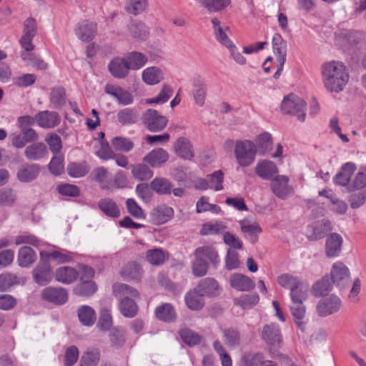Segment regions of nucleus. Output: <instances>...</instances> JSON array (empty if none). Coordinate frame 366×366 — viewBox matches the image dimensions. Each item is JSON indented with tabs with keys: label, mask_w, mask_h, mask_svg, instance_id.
Masks as SVG:
<instances>
[{
	"label": "nucleus",
	"mask_w": 366,
	"mask_h": 366,
	"mask_svg": "<svg viewBox=\"0 0 366 366\" xmlns=\"http://www.w3.org/2000/svg\"><path fill=\"white\" fill-rule=\"evenodd\" d=\"M114 295L119 300V310L125 317L132 318L138 312L139 307L136 302L140 299L139 291L124 283H116L112 287Z\"/></svg>",
	"instance_id": "obj_1"
},
{
	"label": "nucleus",
	"mask_w": 366,
	"mask_h": 366,
	"mask_svg": "<svg viewBox=\"0 0 366 366\" xmlns=\"http://www.w3.org/2000/svg\"><path fill=\"white\" fill-rule=\"evenodd\" d=\"M224 343L229 348L234 349L241 345V335L237 328H221Z\"/></svg>",
	"instance_id": "obj_30"
},
{
	"label": "nucleus",
	"mask_w": 366,
	"mask_h": 366,
	"mask_svg": "<svg viewBox=\"0 0 366 366\" xmlns=\"http://www.w3.org/2000/svg\"><path fill=\"white\" fill-rule=\"evenodd\" d=\"M92 174L96 182H99L104 189H112V182L108 179V172L106 168L99 167L94 169Z\"/></svg>",
	"instance_id": "obj_53"
},
{
	"label": "nucleus",
	"mask_w": 366,
	"mask_h": 366,
	"mask_svg": "<svg viewBox=\"0 0 366 366\" xmlns=\"http://www.w3.org/2000/svg\"><path fill=\"white\" fill-rule=\"evenodd\" d=\"M341 306L340 297L332 295L322 298L317 305L316 310L320 317H325L337 312Z\"/></svg>",
	"instance_id": "obj_8"
},
{
	"label": "nucleus",
	"mask_w": 366,
	"mask_h": 366,
	"mask_svg": "<svg viewBox=\"0 0 366 366\" xmlns=\"http://www.w3.org/2000/svg\"><path fill=\"white\" fill-rule=\"evenodd\" d=\"M139 119V114L134 108H124L117 113V122L121 126H130L136 124Z\"/></svg>",
	"instance_id": "obj_24"
},
{
	"label": "nucleus",
	"mask_w": 366,
	"mask_h": 366,
	"mask_svg": "<svg viewBox=\"0 0 366 366\" xmlns=\"http://www.w3.org/2000/svg\"><path fill=\"white\" fill-rule=\"evenodd\" d=\"M130 35L136 39L144 40L147 36V29L142 22H133L129 26Z\"/></svg>",
	"instance_id": "obj_64"
},
{
	"label": "nucleus",
	"mask_w": 366,
	"mask_h": 366,
	"mask_svg": "<svg viewBox=\"0 0 366 366\" xmlns=\"http://www.w3.org/2000/svg\"><path fill=\"white\" fill-rule=\"evenodd\" d=\"M66 170L70 177L79 178L89 172V167L86 162H71L67 165Z\"/></svg>",
	"instance_id": "obj_47"
},
{
	"label": "nucleus",
	"mask_w": 366,
	"mask_h": 366,
	"mask_svg": "<svg viewBox=\"0 0 366 366\" xmlns=\"http://www.w3.org/2000/svg\"><path fill=\"white\" fill-rule=\"evenodd\" d=\"M195 288L203 296H215L220 292L217 281L211 277L202 279Z\"/></svg>",
	"instance_id": "obj_29"
},
{
	"label": "nucleus",
	"mask_w": 366,
	"mask_h": 366,
	"mask_svg": "<svg viewBox=\"0 0 366 366\" xmlns=\"http://www.w3.org/2000/svg\"><path fill=\"white\" fill-rule=\"evenodd\" d=\"M201 6L209 12H219L226 9L230 0H199Z\"/></svg>",
	"instance_id": "obj_50"
},
{
	"label": "nucleus",
	"mask_w": 366,
	"mask_h": 366,
	"mask_svg": "<svg viewBox=\"0 0 366 366\" xmlns=\"http://www.w3.org/2000/svg\"><path fill=\"white\" fill-rule=\"evenodd\" d=\"M262 338L274 349L280 347L282 343V335L280 328L274 323L264 326L262 332Z\"/></svg>",
	"instance_id": "obj_10"
},
{
	"label": "nucleus",
	"mask_w": 366,
	"mask_h": 366,
	"mask_svg": "<svg viewBox=\"0 0 366 366\" xmlns=\"http://www.w3.org/2000/svg\"><path fill=\"white\" fill-rule=\"evenodd\" d=\"M34 281L39 285H45L51 280V267L49 262L41 261L33 271Z\"/></svg>",
	"instance_id": "obj_20"
},
{
	"label": "nucleus",
	"mask_w": 366,
	"mask_h": 366,
	"mask_svg": "<svg viewBox=\"0 0 366 366\" xmlns=\"http://www.w3.org/2000/svg\"><path fill=\"white\" fill-rule=\"evenodd\" d=\"M244 366H262L266 362L261 352H247L242 357Z\"/></svg>",
	"instance_id": "obj_56"
},
{
	"label": "nucleus",
	"mask_w": 366,
	"mask_h": 366,
	"mask_svg": "<svg viewBox=\"0 0 366 366\" xmlns=\"http://www.w3.org/2000/svg\"><path fill=\"white\" fill-rule=\"evenodd\" d=\"M289 177L285 175H277L271 180V189L277 197L284 199L293 192L292 187L289 185Z\"/></svg>",
	"instance_id": "obj_9"
},
{
	"label": "nucleus",
	"mask_w": 366,
	"mask_h": 366,
	"mask_svg": "<svg viewBox=\"0 0 366 366\" xmlns=\"http://www.w3.org/2000/svg\"><path fill=\"white\" fill-rule=\"evenodd\" d=\"M194 256H198L216 268L219 262V257L215 247L211 245H204L197 247L194 252Z\"/></svg>",
	"instance_id": "obj_21"
},
{
	"label": "nucleus",
	"mask_w": 366,
	"mask_h": 366,
	"mask_svg": "<svg viewBox=\"0 0 366 366\" xmlns=\"http://www.w3.org/2000/svg\"><path fill=\"white\" fill-rule=\"evenodd\" d=\"M174 149L177 156L184 159H192L194 154L191 142L184 137L177 139Z\"/></svg>",
	"instance_id": "obj_32"
},
{
	"label": "nucleus",
	"mask_w": 366,
	"mask_h": 366,
	"mask_svg": "<svg viewBox=\"0 0 366 366\" xmlns=\"http://www.w3.org/2000/svg\"><path fill=\"white\" fill-rule=\"evenodd\" d=\"M50 102L55 109L61 108L66 103V91L61 86L54 87L50 93Z\"/></svg>",
	"instance_id": "obj_51"
},
{
	"label": "nucleus",
	"mask_w": 366,
	"mask_h": 366,
	"mask_svg": "<svg viewBox=\"0 0 366 366\" xmlns=\"http://www.w3.org/2000/svg\"><path fill=\"white\" fill-rule=\"evenodd\" d=\"M229 283L232 288L242 292L249 291L255 286L252 280L239 273L232 274L229 278Z\"/></svg>",
	"instance_id": "obj_22"
},
{
	"label": "nucleus",
	"mask_w": 366,
	"mask_h": 366,
	"mask_svg": "<svg viewBox=\"0 0 366 366\" xmlns=\"http://www.w3.org/2000/svg\"><path fill=\"white\" fill-rule=\"evenodd\" d=\"M281 110L284 114L295 116L301 122L305 120L306 102L294 94H290L284 97L281 104Z\"/></svg>",
	"instance_id": "obj_4"
},
{
	"label": "nucleus",
	"mask_w": 366,
	"mask_h": 366,
	"mask_svg": "<svg viewBox=\"0 0 366 366\" xmlns=\"http://www.w3.org/2000/svg\"><path fill=\"white\" fill-rule=\"evenodd\" d=\"M100 360L99 348H88L81 355L79 366H97Z\"/></svg>",
	"instance_id": "obj_43"
},
{
	"label": "nucleus",
	"mask_w": 366,
	"mask_h": 366,
	"mask_svg": "<svg viewBox=\"0 0 366 366\" xmlns=\"http://www.w3.org/2000/svg\"><path fill=\"white\" fill-rule=\"evenodd\" d=\"M149 186L152 190L160 195L171 194L173 187L171 182L164 177L154 178Z\"/></svg>",
	"instance_id": "obj_42"
},
{
	"label": "nucleus",
	"mask_w": 366,
	"mask_h": 366,
	"mask_svg": "<svg viewBox=\"0 0 366 366\" xmlns=\"http://www.w3.org/2000/svg\"><path fill=\"white\" fill-rule=\"evenodd\" d=\"M37 124L44 129L54 128L60 124V116L56 112L41 111L36 114Z\"/></svg>",
	"instance_id": "obj_15"
},
{
	"label": "nucleus",
	"mask_w": 366,
	"mask_h": 366,
	"mask_svg": "<svg viewBox=\"0 0 366 366\" xmlns=\"http://www.w3.org/2000/svg\"><path fill=\"white\" fill-rule=\"evenodd\" d=\"M20 283V279L13 273L6 272L0 274V292L7 291Z\"/></svg>",
	"instance_id": "obj_58"
},
{
	"label": "nucleus",
	"mask_w": 366,
	"mask_h": 366,
	"mask_svg": "<svg viewBox=\"0 0 366 366\" xmlns=\"http://www.w3.org/2000/svg\"><path fill=\"white\" fill-rule=\"evenodd\" d=\"M121 275L127 280H139L142 276V268L136 262H128L122 270Z\"/></svg>",
	"instance_id": "obj_44"
},
{
	"label": "nucleus",
	"mask_w": 366,
	"mask_h": 366,
	"mask_svg": "<svg viewBox=\"0 0 366 366\" xmlns=\"http://www.w3.org/2000/svg\"><path fill=\"white\" fill-rule=\"evenodd\" d=\"M332 229L331 222L327 219H322L315 222L307 228L309 239L312 240L320 239Z\"/></svg>",
	"instance_id": "obj_14"
},
{
	"label": "nucleus",
	"mask_w": 366,
	"mask_h": 366,
	"mask_svg": "<svg viewBox=\"0 0 366 366\" xmlns=\"http://www.w3.org/2000/svg\"><path fill=\"white\" fill-rule=\"evenodd\" d=\"M97 290V286L94 282L84 280L76 286L74 292L79 296L89 297L94 295Z\"/></svg>",
	"instance_id": "obj_52"
},
{
	"label": "nucleus",
	"mask_w": 366,
	"mask_h": 366,
	"mask_svg": "<svg viewBox=\"0 0 366 366\" xmlns=\"http://www.w3.org/2000/svg\"><path fill=\"white\" fill-rule=\"evenodd\" d=\"M24 154L29 160L38 161L48 154V149L44 142L36 141L25 148Z\"/></svg>",
	"instance_id": "obj_16"
},
{
	"label": "nucleus",
	"mask_w": 366,
	"mask_h": 366,
	"mask_svg": "<svg viewBox=\"0 0 366 366\" xmlns=\"http://www.w3.org/2000/svg\"><path fill=\"white\" fill-rule=\"evenodd\" d=\"M108 70L117 79H124L129 73V66L125 57H115L108 64Z\"/></svg>",
	"instance_id": "obj_13"
},
{
	"label": "nucleus",
	"mask_w": 366,
	"mask_h": 366,
	"mask_svg": "<svg viewBox=\"0 0 366 366\" xmlns=\"http://www.w3.org/2000/svg\"><path fill=\"white\" fill-rule=\"evenodd\" d=\"M111 144L116 151L125 153L130 152L134 145L132 141L124 137H114Z\"/></svg>",
	"instance_id": "obj_59"
},
{
	"label": "nucleus",
	"mask_w": 366,
	"mask_h": 366,
	"mask_svg": "<svg viewBox=\"0 0 366 366\" xmlns=\"http://www.w3.org/2000/svg\"><path fill=\"white\" fill-rule=\"evenodd\" d=\"M79 274L73 267H61L56 270L55 279L63 284H71L76 280Z\"/></svg>",
	"instance_id": "obj_33"
},
{
	"label": "nucleus",
	"mask_w": 366,
	"mask_h": 366,
	"mask_svg": "<svg viewBox=\"0 0 366 366\" xmlns=\"http://www.w3.org/2000/svg\"><path fill=\"white\" fill-rule=\"evenodd\" d=\"M307 292H304L297 296L292 295V297H291V313L297 327L302 332H304L306 328V323L304 321L306 314V308L303 305V302L307 299Z\"/></svg>",
	"instance_id": "obj_5"
},
{
	"label": "nucleus",
	"mask_w": 366,
	"mask_h": 366,
	"mask_svg": "<svg viewBox=\"0 0 366 366\" xmlns=\"http://www.w3.org/2000/svg\"><path fill=\"white\" fill-rule=\"evenodd\" d=\"M46 257L56 262L57 264L68 263L74 259V254L64 249L54 250L46 253Z\"/></svg>",
	"instance_id": "obj_46"
},
{
	"label": "nucleus",
	"mask_w": 366,
	"mask_h": 366,
	"mask_svg": "<svg viewBox=\"0 0 366 366\" xmlns=\"http://www.w3.org/2000/svg\"><path fill=\"white\" fill-rule=\"evenodd\" d=\"M322 79L325 88L330 92L343 90L349 80L345 66L340 61H331L322 66Z\"/></svg>",
	"instance_id": "obj_2"
},
{
	"label": "nucleus",
	"mask_w": 366,
	"mask_h": 366,
	"mask_svg": "<svg viewBox=\"0 0 366 366\" xmlns=\"http://www.w3.org/2000/svg\"><path fill=\"white\" fill-rule=\"evenodd\" d=\"M130 70H139L143 68L148 61L146 54L134 51L129 52L125 56Z\"/></svg>",
	"instance_id": "obj_35"
},
{
	"label": "nucleus",
	"mask_w": 366,
	"mask_h": 366,
	"mask_svg": "<svg viewBox=\"0 0 366 366\" xmlns=\"http://www.w3.org/2000/svg\"><path fill=\"white\" fill-rule=\"evenodd\" d=\"M36 122V116L34 117L30 115L21 116L17 118L16 124L21 132H30L34 135H39L37 132L31 128Z\"/></svg>",
	"instance_id": "obj_49"
},
{
	"label": "nucleus",
	"mask_w": 366,
	"mask_h": 366,
	"mask_svg": "<svg viewBox=\"0 0 366 366\" xmlns=\"http://www.w3.org/2000/svg\"><path fill=\"white\" fill-rule=\"evenodd\" d=\"M40 167L36 164H26L17 171L16 177L21 182H30L38 177Z\"/></svg>",
	"instance_id": "obj_27"
},
{
	"label": "nucleus",
	"mask_w": 366,
	"mask_h": 366,
	"mask_svg": "<svg viewBox=\"0 0 366 366\" xmlns=\"http://www.w3.org/2000/svg\"><path fill=\"white\" fill-rule=\"evenodd\" d=\"M39 138V135H34L30 132H21L20 133H11L9 136L11 145L16 149H22L28 143L37 141Z\"/></svg>",
	"instance_id": "obj_25"
},
{
	"label": "nucleus",
	"mask_w": 366,
	"mask_h": 366,
	"mask_svg": "<svg viewBox=\"0 0 366 366\" xmlns=\"http://www.w3.org/2000/svg\"><path fill=\"white\" fill-rule=\"evenodd\" d=\"M225 228V225L222 222H207L203 224L199 233L202 235L217 234L224 231Z\"/></svg>",
	"instance_id": "obj_62"
},
{
	"label": "nucleus",
	"mask_w": 366,
	"mask_h": 366,
	"mask_svg": "<svg viewBox=\"0 0 366 366\" xmlns=\"http://www.w3.org/2000/svg\"><path fill=\"white\" fill-rule=\"evenodd\" d=\"M257 154L255 144L249 140L237 141L234 147V156L240 167H246L253 164Z\"/></svg>",
	"instance_id": "obj_3"
},
{
	"label": "nucleus",
	"mask_w": 366,
	"mask_h": 366,
	"mask_svg": "<svg viewBox=\"0 0 366 366\" xmlns=\"http://www.w3.org/2000/svg\"><path fill=\"white\" fill-rule=\"evenodd\" d=\"M104 92L116 99L120 104L125 106L133 102L132 95L121 86L107 84L104 87Z\"/></svg>",
	"instance_id": "obj_18"
},
{
	"label": "nucleus",
	"mask_w": 366,
	"mask_h": 366,
	"mask_svg": "<svg viewBox=\"0 0 366 366\" xmlns=\"http://www.w3.org/2000/svg\"><path fill=\"white\" fill-rule=\"evenodd\" d=\"M143 81L147 85H155L164 79L163 71L157 66H150L144 69L142 73Z\"/></svg>",
	"instance_id": "obj_31"
},
{
	"label": "nucleus",
	"mask_w": 366,
	"mask_h": 366,
	"mask_svg": "<svg viewBox=\"0 0 366 366\" xmlns=\"http://www.w3.org/2000/svg\"><path fill=\"white\" fill-rule=\"evenodd\" d=\"M330 274L332 282L340 288H343L350 282L349 269L342 262H335Z\"/></svg>",
	"instance_id": "obj_11"
},
{
	"label": "nucleus",
	"mask_w": 366,
	"mask_h": 366,
	"mask_svg": "<svg viewBox=\"0 0 366 366\" xmlns=\"http://www.w3.org/2000/svg\"><path fill=\"white\" fill-rule=\"evenodd\" d=\"M113 325V320L110 311L108 309H102L100 312L97 327L104 332L109 331Z\"/></svg>",
	"instance_id": "obj_63"
},
{
	"label": "nucleus",
	"mask_w": 366,
	"mask_h": 366,
	"mask_svg": "<svg viewBox=\"0 0 366 366\" xmlns=\"http://www.w3.org/2000/svg\"><path fill=\"white\" fill-rule=\"evenodd\" d=\"M42 297L56 305H63L68 300L67 291L62 287H48L43 290Z\"/></svg>",
	"instance_id": "obj_12"
},
{
	"label": "nucleus",
	"mask_w": 366,
	"mask_h": 366,
	"mask_svg": "<svg viewBox=\"0 0 366 366\" xmlns=\"http://www.w3.org/2000/svg\"><path fill=\"white\" fill-rule=\"evenodd\" d=\"M194 100L198 106L202 107L204 104L207 95V85L204 81L199 80L198 83L194 84Z\"/></svg>",
	"instance_id": "obj_61"
},
{
	"label": "nucleus",
	"mask_w": 366,
	"mask_h": 366,
	"mask_svg": "<svg viewBox=\"0 0 366 366\" xmlns=\"http://www.w3.org/2000/svg\"><path fill=\"white\" fill-rule=\"evenodd\" d=\"M21 57L28 64L39 70H45L48 65L39 56L33 53L21 52Z\"/></svg>",
	"instance_id": "obj_55"
},
{
	"label": "nucleus",
	"mask_w": 366,
	"mask_h": 366,
	"mask_svg": "<svg viewBox=\"0 0 366 366\" xmlns=\"http://www.w3.org/2000/svg\"><path fill=\"white\" fill-rule=\"evenodd\" d=\"M155 315L159 320L172 322L177 318V314L174 307L169 303H164L157 307L155 310Z\"/></svg>",
	"instance_id": "obj_38"
},
{
	"label": "nucleus",
	"mask_w": 366,
	"mask_h": 366,
	"mask_svg": "<svg viewBox=\"0 0 366 366\" xmlns=\"http://www.w3.org/2000/svg\"><path fill=\"white\" fill-rule=\"evenodd\" d=\"M142 119L144 126L152 132L163 130L168 122L166 117L152 109L146 110L142 114Z\"/></svg>",
	"instance_id": "obj_6"
},
{
	"label": "nucleus",
	"mask_w": 366,
	"mask_h": 366,
	"mask_svg": "<svg viewBox=\"0 0 366 366\" xmlns=\"http://www.w3.org/2000/svg\"><path fill=\"white\" fill-rule=\"evenodd\" d=\"M182 340L188 346H194L200 343L202 337L190 329H182L179 332Z\"/></svg>",
	"instance_id": "obj_60"
},
{
	"label": "nucleus",
	"mask_w": 366,
	"mask_h": 366,
	"mask_svg": "<svg viewBox=\"0 0 366 366\" xmlns=\"http://www.w3.org/2000/svg\"><path fill=\"white\" fill-rule=\"evenodd\" d=\"M209 264L205 259L194 256V259L192 262V272L197 277H204L207 273Z\"/></svg>",
	"instance_id": "obj_57"
},
{
	"label": "nucleus",
	"mask_w": 366,
	"mask_h": 366,
	"mask_svg": "<svg viewBox=\"0 0 366 366\" xmlns=\"http://www.w3.org/2000/svg\"><path fill=\"white\" fill-rule=\"evenodd\" d=\"M131 172L133 177L139 181L149 180L153 176V171L144 164L133 165Z\"/></svg>",
	"instance_id": "obj_48"
},
{
	"label": "nucleus",
	"mask_w": 366,
	"mask_h": 366,
	"mask_svg": "<svg viewBox=\"0 0 366 366\" xmlns=\"http://www.w3.org/2000/svg\"><path fill=\"white\" fill-rule=\"evenodd\" d=\"M272 49L276 56V61H286L287 46V42L280 34H274L272 40Z\"/></svg>",
	"instance_id": "obj_34"
},
{
	"label": "nucleus",
	"mask_w": 366,
	"mask_h": 366,
	"mask_svg": "<svg viewBox=\"0 0 366 366\" xmlns=\"http://www.w3.org/2000/svg\"><path fill=\"white\" fill-rule=\"evenodd\" d=\"M78 317L83 325L91 327L97 320V315L90 306L82 305L78 309Z\"/></svg>",
	"instance_id": "obj_39"
},
{
	"label": "nucleus",
	"mask_w": 366,
	"mask_h": 366,
	"mask_svg": "<svg viewBox=\"0 0 366 366\" xmlns=\"http://www.w3.org/2000/svg\"><path fill=\"white\" fill-rule=\"evenodd\" d=\"M96 32L97 24L88 21L79 23L75 29L78 38L86 42L91 41L94 37Z\"/></svg>",
	"instance_id": "obj_26"
},
{
	"label": "nucleus",
	"mask_w": 366,
	"mask_h": 366,
	"mask_svg": "<svg viewBox=\"0 0 366 366\" xmlns=\"http://www.w3.org/2000/svg\"><path fill=\"white\" fill-rule=\"evenodd\" d=\"M152 216L157 224H164L174 216V210L171 207L161 205L153 209Z\"/></svg>",
	"instance_id": "obj_40"
},
{
	"label": "nucleus",
	"mask_w": 366,
	"mask_h": 366,
	"mask_svg": "<svg viewBox=\"0 0 366 366\" xmlns=\"http://www.w3.org/2000/svg\"><path fill=\"white\" fill-rule=\"evenodd\" d=\"M169 159L168 152L162 148H157L149 152L143 161L153 167H160Z\"/></svg>",
	"instance_id": "obj_28"
},
{
	"label": "nucleus",
	"mask_w": 366,
	"mask_h": 366,
	"mask_svg": "<svg viewBox=\"0 0 366 366\" xmlns=\"http://www.w3.org/2000/svg\"><path fill=\"white\" fill-rule=\"evenodd\" d=\"M184 300L188 308L192 310H200L204 305L203 295L196 288L186 294Z\"/></svg>",
	"instance_id": "obj_37"
},
{
	"label": "nucleus",
	"mask_w": 366,
	"mask_h": 366,
	"mask_svg": "<svg viewBox=\"0 0 366 366\" xmlns=\"http://www.w3.org/2000/svg\"><path fill=\"white\" fill-rule=\"evenodd\" d=\"M35 252L29 247H22L18 254V262L19 266L26 267L36 260Z\"/></svg>",
	"instance_id": "obj_45"
},
{
	"label": "nucleus",
	"mask_w": 366,
	"mask_h": 366,
	"mask_svg": "<svg viewBox=\"0 0 366 366\" xmlns=\"http://www.w3.org/2000/svg\"><path fill=\"white\" fill-rule=\"evenodd\" d=\"M98 207L100 210L107 216L117 218L120 216V210L114 201L109 198H104L99 200Z\"/></svg>",
	"instance_id": "obj_41"
},
{
	"label": "nucleus",
	"mask_w": 366,
	"mask_h": 366,
	"mask_svg": "<svg viewBox=\"0 0 366 366\" xmlns=\"http://www.w3.org/2000/svg\"><path fill=\"white\" fill-rule=\"evenodd\" d=\"M343 243L342 237L337 233L330 234L325 241V254L327 257H335L340 255Z\"/></svg>",
	"instance_id": "obj_19"
},
{
	"label": "nucleus",
	"mask_w": 366,
	"mask_h": 366,
	"mask_svg": "<svg viewBox=\"0 0 366 366\" xmlns=\"http://www.w3.org/2000/svg\"><path fill=\"white\" fill-rule=\"evenodd\" d=\"M278 172L277 165L269 160H262L255 167L256 174L264 180H272L277 175Z\"/></svg>",
	"instance_id": "obj_17"
},
{
	"label": "nucleus",
	"mask_w": 366,
	"mask_h": 366,
	"mask_svg": "<svg viewBox=\"0 0 366 366\" xmlns=\"http://www.w3.org/2000/svg\"><path fill=\"white\" fill-rule=\"evenodd\" d=\"M277 282L282 287L290 290V297L307 292L309 287L299 277L290 274H283L277 277Z\"/></svg>",
	"instance_id": "obj_7"
},
{
	"label": "nucleus",
	"mask_w": 366,
	"mask_h": 366,
	"mask_svg": "<svg viewBox=\"0 0 366 366\" xmlns=\"http://www.w3.org/2000/svg\"><path fill=\"white\" fill-rule=\"evenodd\" d=\"M259 300V295L257 293L244 295L234 299V302L236 305L242 309H249L256 305Z\"/></svg>",
	"instance_id": "obj_54"
},
{
	"label": "nucleus",
	"mask_w": 366,
	"mask_h": 366,
	"mask_svg": "<svg viewBox=\"0 0 366 366\" xmlns=\"http://www.w3.org/2000/svg\"><path fill=\"white\" fill-rule=\"evenodd\" d=\"M211 22L214 29L215 38L219 44L226 48L234 44L226 34V31L229 30L228 26H225L224 28L222 27L220 25V21L217 18L212 19Z\"/></svg>",
	"instance_id": "obj_36"
},
{
	"label": "nucleus",
	"mask_w": 366,
	"mask_h": 366,
	"mask_svg": "<svg viewBox=\"0 0 366 366\" xmlns=\"http://www.w3.org/2000/svg\"><path fill=\"white\" fill-rule=\"evenodd\" d=\"M356 165L352 162H347L342 165L340 171L335 176V184L348 187L352 175L356 170Z\"/></svg>",
	"instance_id": "obj_23"
}]
</instances>
